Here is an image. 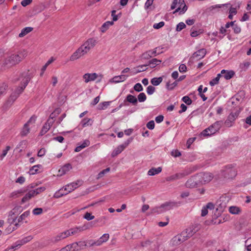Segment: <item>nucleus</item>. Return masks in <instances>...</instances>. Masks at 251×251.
<instances>
[{
  "mask_svg": "<svg viewBox=\"0 0 251 251\" xmlns=\"http://www.w3.org/2000/svg\"><path fill=\"white\" fill-rule=\"evenodd\" d=\"M31 78L29 72H25L22 74L21 77L19 80H21V86L17 88L16 90L12 93L8 100L4 104L3 107L5 108H8L13 102L17 99L19 95L23 91L24 89L27 85Z\"/></svg>",
  "mask_w": 251,
  "mask_h": 251,
  "instance_id": "nucleus-1",
  "label": "nucleus"
},
{
  "mask_svg": "<svg viewBox=\"0 0 251 251\" xmlns=\"http://www.w3.org/2000/svg\"><path fill=\"white\" fill-rule=\"evenodd\" d=\"M97 41L94 38H89L80 46L70 56V60L74 61L86 54L96 45Z\"/></svg>",
  "mask_w": 251,
  "mask_h": 251,
  "instance_id": "nucleus-2",
  "label": "nucleus"
},
{
  "mask_svg": "<svg viewBox=\"0 0 251 251\" xmlns=\"http://www.w3.org/2000/svg\"><path fill=\"white\" fill-rule=\"evenodd\" d=\"M27 55V52L23 50L19 51L18 54H13L6 58L3 63L5 68L11 67L21 61Z\"/></svg>",
  "mask_w": 251,
  "mask_h": 251,
  "instance_id": "nucleus-3",
  "label": "nucleus"
},
{
  "mask_svg": "<svg viewBox=\"0 0 251 251\" xmlns=\"http://www.w3.org/2000/svg\"><path fill=\"white\" fill-rule=\"evenodd\" d=\"M36 117L32 116L29 120L25 123L21 132V135L23 136H26L30 131V129L34 126Z\"/></svg>",
  "mask_w": 251,
  "mask_h": 251,
  "instance_id": "nucleus-4",
  "label": "nucleus"
},
{
  "mask_svg": "<svg viewBox=\"0 0 251 251\" xmlns=\"http://www.w3.org/2000/svg\"><path fill=\"white\" fill-rule=\"evenodd\" d=\"M176 206V202H168L162 204L160 207L152 210V212L161 213L169 210Z\"/></svg>",
  "mask_w": 251,
  "mask_h": 251,
  "instance_id": "nucleus-5",
  "label": "nucleus"
},
{
  "mask_svg": "<svg viewBox=\"0 0 251 251\" xmlns=\"http://www.w3.org/2000/svg\"><path fill=\"white\" fill-rule=\"evenodd\" d=\"M239 114V112L237 111L235 112H231L225 122L226 126L228 127L232 126Z\"/></svg>",
  "mask_w": 251,
  "mask_h": 251,
  "instance_id": "nucleus-6",
  "label": "nucleus"
},
{
  "mask_svg": "<svg viewBox=\"0 0 251 251\" xmlns=\"http://www.w3.org/2000/svg\"><path fill=\"white\" fill-rule=\"evenodd\" d=\"M132 139H129L124 142V144L118 146L112 152L111 155L115 157L120 154L124 149L126 148L131 142Z\"/></svg>",
  "mask_w": 251,
  "mask_h": 251,
  "instance_id": "nucleus-7",
  "label": "nucleus"
},
{
  "mask_svg": "<svg viewBox=\"0 0 251 251\" xmlns=\"http://www.w3.org/2000/svg\"><path fill=\"white\" fill-rule=\"evenodd\" d=\"M199 177L197 175L189 178L185 183L186 186L188 188H193L201 185Z\"/></svg>",
  "mask_w": 251,
  "mask_h": 251,
  "instance_id": "nucleus-8",
  "label": "nucleus"
},
{
  "mask_svg": "<svg viewBox=\"0 0 251 251\" xmlns=\"http://www.w3.org/2000/svg\"><path fill=\"white\" fill-rule=\"evenodd\" d=\"M201 184L210 182L213 178L212 175L210 173H202L198 175Z\"/></svg>",
  "mask_w": 251,
  "mask_h": 251,
  "instance_id": "nucleus-9",
  "label": "nucleus"
},
{
  "mask_svg": "<svg viewBox=\"0 0 251 251\" xmlns=\"http://www.w3.org/2000/svg\"><path fill=\"white\" fill-rule=\"evenodd\" d=\"M222 174L225 178H232L235 176L236 173L234 169L228 167L222 171Z\"/></svg>",
  "mask_w": 251,
  "mask_h": 251,
  "instance_id": "nucleus-10",
  "label": "nucleus"
},
{
  "mask_svg": "<svg viewBox=\"0 0 251 251\" xmlns=\"http://www.w3.org/2000/svg\"><path fill=\"white\" fill-rule=\"evenodd\" d=\"M82 184V181L81 180H77L75 182H73L70 184H69L65 186V190L68 194L74 191L79 186Z\"/></svg>",
  "mask_w": 251,
  "mask_h": 251,
  "instance_id": "nucleus-11",
  "label": "nucleus"
},
{
  "mask_svg": "<svg viewBox=\"0 0 251 251\" xmlns=\"http://www.w3.org/2000/svg\"><path fill=\"white\" fill-rule=\"evenodd\" d=\"M187 175L188 173L185 172L177 173L166 177V179L168 181H172L176 180L181 179Z\"/></svg>",
  "mask_w": 251,
  "mask_h": 251,
  "instance_id": "nucleus-12",
  "label": "nucleus"
},
{
  "mask_svg": "<svg viewBox=\"0 0 251 251\" xmlns=\"http://www.w3.org/2000/svg\"><path fill=\"white\" fill-rule=\"evenodd\" d=\"M206 53V50L205 49H201L195 52L192 55V57L197 60L203 58Z\"/></svg>",
  "mask_w": 251,
  "mask_h": 251,
  "instance_id": "nucleus-13",
  "label": "nucleus"
},
{
  "mask_svg": "<svg viewBox=\"0 0 251 251\" xmlns=\"http://www.w3.org/2000/svg\"><path fill=\"white\" fill-rule=\"evenodd\" d=\"M223 124L222 121H219L215 122L213 124L210 126L208 127L211 130V133H213L214 134L216 132L218 131Z\"/></svg>",
  "mask_w": 251,
  "mask_h": 251,
  "instance_id": "nucleus-14",
  "label": "nucleus"
},
{
  "mask_svg": "<svg viewBox=\"0 0 251 251\" xmlns=\"http://www.w3.org/2000/svg\"><path fill=\"white\" fill-rule=\"evenodd\" d=\"M178 3V7L174 12V13L179 12L180 14H183L187 10V6L184 3V0H179Z\"/></svg>",
  "mask_w": 251,
  "mask_h": 251,
  "instance_id": "nucleus-15",
  "label": "nucleus"
},
{
  "mask_svg": "<svg viewBox=\"0 0 251 251\" xmlns=\"http://www.w3.org/2000/svg\"><path fill=\"white\" fill-rule=\"evenodd\" d=\"M184 236L182 234H178L173 238L171 243L173 246H177L185 241Z\"/></svg>",
  "mask_w": 251,
  "mask_h": 251,
  "instance_id": "nucleus-16",
  "label": "nucleus"
},
{
  "mask_svg": "<svg viewBox=\"0 0 251 251\" xmlns=\"http://www.w3.org/2000/svg\"><path fill=\"white\" fill-rule=\"evenodd\" d=\"M98 77V75L96 73H86L82 77L85 83H88L90 81H94Z\"/></svg>",
  "mask_w": 251,
  "mask_h": 251,
  "instance_id": "nucleus-17",
  "label": "nucleus"
},
{
  "mask_svg": "<svg viewBox=\"0 0 251 251\" xmlns=\"http://www.w3.org/2000/svg\"><path fill=\"white\" fill-rule=\"evenodd\" d=\"M52 124L53 121L50 119H48L47 122L45 124L40 131L41 135H43L46 133L50 129Z\"/></svg>",
  "mask_w": 251,
  "mask_h": 251,
  "instance_id": "nucleus-18",
  "label": "nucleus"
},
{
  "mask_svg": "<svg viewBox=\"0 0 251 251\" xmlns=\"http://www.w3.org/2000/svg\"><path fill=\"white\" fill-rule=\"evenodd\" d=\"M79 247L77 243H74L72 244L66 246L62 248L60 251H75L78 250Z\"/></svg>",
  "mask_w": 251,
  "mask_h": 251,
  "instance_id": "nucleus-19",
  "label": "nucleus"
},
{
  "mask_svg": "<svg viewBox=\"0 0 251 251\" xmlns=\"http://www.w3.org/2000/svg\"><path fill=\"white\" fill-rule=\"evenodd\" d=\"M221 76H223L226 79L228 80L231 78L235 75V73L232 70H222L221 72Z\"/></svg>",
  "mask_w": 251,
  "mask_h": 251,
  "instance_id": "nucleus-20",
  "label": "nucleus"
},
{
  "mask_svg": "<svg viewBox=\"0 0 251 251\" xmlns=\"http://www.w3.org/2000/svg\"><path fill=\"white\" fill-rule=\"evenodd\" d=\"M72 169L70 164H66L62 167L58 171V175L63 176L69 172Z\"/></svg>",
  "mask_w": 251,
  "mask_h": 251,
  "instance_id": "nucleus-21",
  "label": "nucleus"
},
{
  "mask_svg": "<svg viewBox=\"0 0 251 251\" xmlns=\"http://www.w3.org/2000/svg\"><path fill=\"white\" fill-rule=\"evenodd\" d=\"M34 197H35V195L33 194L32 190H29L22 198L21 200V203L23 204L28 201Z\"/></svg>",
  "mask_w": 251,
  "mask_h": 251,
  "instance_id": "nucleus-22",
  "label": "nucleus"
},
{
  "mask_svg": "<svg viewBox=\"0 0 251 251\" xmlns=\"http://www.w3.org/2000/svg\"><path fill=\"white\" fill-rule=\"evenodd\" d=\"M128 75H120L115 76L113 77L111 80V81L114 83H119L121 82L124 81L127 77Z\"/></svg>",
  "mask_w": 251,
  "mask_h": 251,
  "instance_id": "nucleus-23",
  "label": "nucleus"
},
{
  "mask_svg": "<svg viewBox=\"0 0 251 251\" xmlns=\"http://www.w3.org/2000/svg\"><path fill=\"white\" fill-rule=\"evenodd\" d=\"M200 227L198 226H192L186 229V232L188 233L187 236L190 237L192 236L195 233L199 231Z\"/></svg>",
  "mask_w": 251,
  "mask_h": 251,
  "instance_id": "nucleus-24",
  "label": "nucleus"
},
{
  "mask_svg": "<svg viewBox=\"0 0 251 251\" xmlns=\"http://www.w3.org/2000/svg\"><path fill=\"white\" fill-rule=\"evenodd\" d=\"M109 238L108 234H104L100 239L95 243V244L97 246H100L103 243L106 242Z\"/></svg>",
  "mask_w": 251,
  "mask_h": 251,
  "instance_id": "nucleus-25",
  "label": "nucleus"
},
{
  "mask_svg": "<svg viewBox=\"0 0 251 251\" xmlns=\"http://www.w3.org/2000/svg\"><path fill=\"white\" fill-rule=\"evenodd\" d=\"M89 145H90V141L88 140H85V141H83V142L81 144L77 146L75 148V152H79L81 150H82L83 149L89 146Z\"/></svg>",
  "mask_w": 251,
  "mask_h": 251,
  "instance_id": "nucleus-26",
  "label": "nucleus"
},
{
  "mask_svg": "<svg viewBox=\"0 0 251 251\" xmlns=\"http://www.w3.org/2000/svg\"><path fill=\"white\" fill-rule=\"evenodd\" d=\"M69 233H67L66 231H65L63 232L58 234L57 235L54 237V241L58 242L59 241H60L62 239L66 238V237L69 236Z\"/></svg>",
  "mask_w": 251,
  "mask_h": 251,
  "instance_id": "nucleus-27",
  "label": "nucleus"
},
{
  "mask_svg": "<svg viewBox=\"0 0 251 251\" xmlns=\"http://www.w3.org/2000/svg\"><path fill=\"white\" fill-rule=\"evenodd\" d=\"M33 30V28L31 27H26L24 28L22 30L21 33L19 34V37L20 38L23 37L28 33L32 31Z\"/></svg>",
  "mask_w": 251,
  "mask_h": 251,
  "instance_id": "nucleus-28",
  "label": "nucleus"
},
{
  "mask_svg": "<svg viewBox=\"0 0 251 251\" xmlns=\"http://www.w3.org/2000/svg\"><path fill=\"white\" fill-rule=\"evenodd\" d=\"M67 194H68V193H66V190H65L64 187L59 189L58 191L54 193L53 197L55 198H59L64 195H66Z\"/></svg>",
  "mask_w": 251,
  "mask_h": 251,
  "instance_id": "nucleus-29",
  "label": "nucleus"
},
{
  "mask_svg": "<svg viewBox=\"0 0 251 251\" xmlns=\"http://www.w3.org/2000/svg\"><path fill=\"white\" fill-rule=\"evenodd\" d=\"M161 62V60L156 58H153L149 61L148 66L150 65L151 68H155L156 66L159 65Z\"/></svg>",
  "mask_w": 251,
  "mask_h": 251,
  "instance_id": "nucleus-30",
  "label": "nucleus"
},
{
  "mask_svg": "<svg viewBox=\"0 0 251 251\" xmlns=\"http://www.w3.org/2000/svg\"><path fill=\"white\" fill-rule=\"evenodd\" d=\"M162 171L161 167H158V168H152L151 169H150L148 172V174L149 176H154L156 174H158L160 173Z\"/></svg>",
  "mask_w": 251,
  "mask_h": 251,
  "instance_id": "nucleus-31",
  "label": "nucleus"
},
{
  "mask_svg": "<svg viewBox=\"0 0 251 251\" xmlns=\"http://www.w3.org/2000/svg\"><path fill=\"white\" fill-rule=\"evenodd\" d=\"M114 24L112 21H107L104 23L100 27V31L104 33L105 32L109 27L110 26L113 25Z\"/></svg>",
  "mask_w": 251,
  "mask_h": 251,
  "instance_id": "nucleus-32",
  "label": "nucleus"
},
{
  "mask_svg": "<svg viewBox=\"0 0 251 251\" xmlns=\"http://www.w3.org/2000/svg\"><path fill=\"white\" fill-rule=\"evenodd\" d=\"M126 100L133 105H136L137 103V99L134 96L129 94L127 96Z\"/></svg>",
  "mask_w": 251,
  "mask_h": 251,
  "instance_id": "nucleus-33",
  "label": "nucleus"
},
{
  "mask_svg": "<svg viewBox=\"0 0 251 251\" xmlns=\"http://www.w3.org/2000/svg\"><path fill=\"white\" fill-rule=\"evenodd\" d=\"M32 239L31 236H27L22 239L21 240L18 241L16 242V246L20 247L21 246L26 243L27 242L30 241Z\"/></svg>",
  "mask_w": 251,
  "mask_h": 251,
  "instance_id": "nucleus-34",
  "label": "nucleus"
},
{
  "mask_svg": "<svg viewBox=\"0 0 251 251\" xmlns=\"http://www.w3.org/2000/svg\"><path fill=\"white\" fill-rule=\"evenodd\" d=\"M32 239L31 236H27L22 239L21 240L18 241L16 242V246L20 247L21 246L26 243L27 242L30 241Z\"/></svg>",
  "mask_w": 251,
  "mask_h": 251,
  "instance_id": "nucleus-35",
  "label": "nucleus"
},
{
  "mask_svg": "<svg viewBox=\"0 0 251 251\" xmlns=\"http://www.w3.org/2000/svg\"><path fill=\"white\" fill-rule=\"evenodd\" d=\"M163 80V77L160 76L159 77H153L151 80V83L154 86H157L159 85Z\"/></svg>",
  "mask_w": 251,
  "mask_h": 251,
  "instance_id": "nucleus-36",
  "label": "nucleus"
},
{
  "mask_svg": "<svg viewBox=\"0 0 251 251\" xmlns=\"http://www.w3.org/2000/svg\"><path fill=\"white\" fill-rule=\"evenodd\" d=\"M41 165H36L33 166L32 168H31L29 171V174L30 175H34L35 174L38 173L39 172V169L41 167Z\"/></svg>",
  "mask_w": 251,
  "mask_h": 251,
  "instance_id": "nucleus-37",
  "label": "nucleus"
},
{
  "mask_svg": "<svg viewBox=\"0 0 251 251\" xmlns=\"http://www.w3.org/2000/svg\"><path fill=\"white\" fill-rule=\"evenodd\" d=\"M61 112V109L59 108L56 109L50 116L48 119H50L53 121V123L54 122V119Z\"/></svg>",
  "mask_w": 251,
  "mask_h": 251,
  "instance_id": "nucleus-38",
  "label": "nucleus"
},
{
  "mask_svg": "<svg viewBox=\"0 0 251 251\" xmlns=\"http://www.w3.org/2000/svg\"><path fill=\"white\" fill-rule=\"evenodd\" d=\"M81 230H82V229H81V227H75V228H71V229H70L69 230H66V231L67 233H69V236H70L72 235H74Z\"/></svg>",
  "mask_w": 251,
  "mask_h": 251,
  "instance_id": "nucleus-39",
  "label": "nucleus"
},
{
  "mask_svg": "<svg viewBox=\"0 0 251 251\" xmlns=\"http://www.w3.org/2000/svg\"><path fill=\"white\" fill-rule=\"evenodd\" d=\"M177 81L176 80L173 83H171L170 81H168L166 83V88L168 90H172L174 89V88L177 86Z\"/></svg>",
  "mask_w": 251,
  "mask_h": 251,
  "instance_id": "nucleus-40",
  "label": "nucleus"
},
{
  "mask_svg": "<svg viewBox=\"0 0 251 251\" xmlns=\"http://www.w3.org/2000/svg\"><path fill=\"white\" fill-rule=\"evenodd\" d=\"M213 135V133H211V130L209 127L203 130L200 134V136L203 137H208Z\"/></svg>",
  "mask_w": 251,
  "mask_h": 251,
  "instance_id": "nucleus-41",
  "label": "nucleus"
},
{
  "mask_svg": "<svg viewBox=\"0 0 251 251\" xmlns=\"http://www.w3.org/2000/svg\"><path fill=\"white\" fill-rule=\"evenodd\" d=\"M213 135V133H211V130L209 127L203 130L200 134V136L203 137H208Z\"/></svg>",
  "mask_w": 251,
  "mask_h": 251,
  "instance_id": "nucleus-42",
  "label": "nucleus"
},
{
  "mask_svg": "<svg viewBox=\"0 0 251 251\" xmlns=\"http://www.w3.org/2000/svg\"><path fill=\"white\" fill-rule=\"evenodd\" d=\"M250 66V62L249 61H244L240 64L239 67L242 71H246Z\"/></svg>",
  "mask_w": 251,
  "mask_h": 251,
  "instance_id": "nucleus-43",
  "label": "nucleus"
},
{
  "mask_svg": "<svg viewBox=\"0 0 251 251\" xmlns=\"http://www.w3.org/2000/svg\"><path fill=\"white\" fill-rule=\"evenodd\" d=\"M25 192L24 190L22 189L14 191L10 194V197L11 198H16L18 197L20 194Z\"/></svg>",
  "mask_w": 251,
  "mask_h": 251,
  "instance_id": "nucleus-44",
  "label": "nucleus"
},
{
  "mask_svg": "<svg viewBox=\"0 0 251 251\" xmlns=\"http://www.w3.org/2000/svg\"><path fill=\"white\" fill-rule=\"evenodd\" d=\"M229 211L232 214H237L240 212V209L238 207L232 206L229 207Z\"/></svg>",
  "mask_w": 251,
  "mask_h": 251,
  "instance_id": "nucleus-45",
  "label": "nucleus"
},
{
  "mask_svg": "<svg viewBox=\"0 0 251 251\" xmlns=\"http://www.w3.org/2000/svg\"><path fill=\"white\" fill-rule=\"evenodd\" d=\"M46 189L45 186L40 187L35 189L32 190L35 196L44 192Z\"/></svg>",
  "mask_w": 251,
  "mask_h": 251,
  "instance_id": "nucleus-46",
  "label": "nucleus"
},
{
  "mask_svg": "<svg viewBox=\"0 0 251 251\" xmlns=\"http://www.w3.org/2000/svg\"><path fill=\"white\" fill-rule=\"evenodd\" d=\"M221 76V73L218 74L217 75V76L215 78L213 79L211 81H210L209 84H210V85L214 86V85L218 84Z\"/></svg>",
  "mask_w": 251,
  "mask_h": 251,
  "instance_id": "nucleus-47",
  "label": "nucleus"
},
{
  "mask_svg": "<svg viewBox=\"0 0 251 251\" xmlns=\"http://www.w3.org/2000/svg\"><path fill=\"white\" fill-rule=\"evenodd\" d=\"M147 99V97L144 93H141L138 96V99L139 102H142L145 101Z\"/></svg>",
  "mask_w": 251,
  "mask_h": 251,
  "instance_id": "nucleus-48",
  "label": "nucleus"
},
{
  "mask_svg": "<svg viewBox=\"0 0 251 251\" xmlns=\"http://www.w3.org/2000/svg\"><path fill=\"white\" fill-rule=\"evenodd\" d=\"M110 168H107L106 169L100 172L97 176V179H99L103 177L105 174L108 173L110 171Z\"/></svg>",
  "mask_w": 251,
  "mask_h": 251,
  "instance_id": "nucleus-49",
  "label": "nucleus"
},
{
  "mask_svg": "<svg viewBox=\"0 0 251 251\" xmlns=\"http://www.w3.org/2000/svg\"><path fill=\"white\" fill-rule=\"evenodd\" d=\"M109 105V102H108V101H104V102L100 103L98 105V109L100 110L104 109Z\"/></svg>",
  "mask_w": 251,
  "mask_h": 251,
  "instance_id": "nucleus-50",
  "label": "nucleus"
},
{
  "mask_svg": "<svg viewBox=\"0 0 251 251\" xmlns=\"http://www.w3.org/2000/svg\"><path fill=\"white\" fill-rule=\"evenodd\" d=\"M148 66L147 65H140L137 67L136 73H140L143 71H145L147 70L146 67Z\"/></svg>",
  "mask_w": 251,
  "mask_h": 251,
  "instance_id": "nucleus-51",
  "label": "nucleus"
},
{
  "mask_svg": "<svg viewBox=\"0 0 251 251\" xmlns=\"http://www.w3.org/2000/svg\"><path fill=\"white\" fill-rule=\"evenodd\" d=\"M186 27L185 24L183 22H180L177 25L176 27V30L177 31H180L183 28Z\"/></svg>",
  "mask_w": 251,
  "mask_h": 251,
  "instance_id": "nucleus-52",
  "label": "nucleus"
},
{
  "mask_svg": "<svg viewBox=\"0 0 251 251\" xmlns=\"http://www.w3.org/2000/svg\"><path fill=\"white\" fill-rule=\"evenodd\" d=\"M155 87L151 85L149 86L147 88V92L150 95H152L155 92Z\"/></svg>",
  "mask_w": 251,
  "mask_h": 251,
  "instance_id": "nucleus-53",
  "label": "nucleus"
},
{
  "mask_svg": "<svg viewBox=\"0 0 251 251\" xmlns=\"http://www.w3.org/2000/svg\"><path fill=\"white\" fill-rule=\"evenodd\" d=\"M182 100L184 102H185L187 105H190L192 102V100L188 96L183 97L182 99Z\"/></svg>",
  "mask_w": 251,
  "mask_h": 251,
  "instance_id": "nucleus-54",
  "label": "nucleus"
},
{
  "mask_svg": "<svg viewBox=\"0 0 251 251\" xmlns=\"http://www.w3.org/2000/svg\"><path fill=\"white\" fill-rule=\"evenodd\" d=\"M30 214L29 211H25L23 214H22L20 217H19L18 221L19 222L22 221L25 219L26 217H28Z\"/></svg>",
  "mask_w": 251,
  "mask_h": 251,
  "instance_id": "nucleus-55",
  "label": "nucleus"
},
{
  "mask_svg": "<svg viewBox=\"0 0 251 251\" xmlns=\"http://www.w3.org/2000/svg\"><path fill=\"white\" fill-rule=\"evenodd\" d=\"M83 218L88 221H90L94 219L95 217L90 213L86 212L84 215Z\"/></svg>",
  "mask_w": 251,
  "mask_h": 251,
  "instance_id": "nucleus-56",
  "label": "nucleus"
},
{
  "mask_svg": "<svg viewBox=\"0 0 251 251\" xmlns=\"http://www.w3.org/2000/svg\"><path fill=\"white\" fill-rule=\"evenodd\" d=\"M10 146H7L5 149L3 150L2 153L0 156L1 160L6 155L7 152L10 150Z\"/></svg>",
  "mask_w": 251,
  "mask_h": 251,
  "instance_id": "nucleus-57",
  "label": "nucleus"
},
{
  "mask_svg": "<svg viewBox=\"0 0 251 251\" xmlns=\"http://www.w3.org/2000/svg\"><path fill=\"white\" fill-rule=\"evenodd\" d=\"M43 212V209L41 208H34L33 211L32 213L35 215H39L41 214H42Z\"/></svg>",
  "mask_w": 251,
  "mask_h": 251,
  "instance_id": "nucleus-58",
  "label": "nucleus"
},
{
  "mask_svg": "<svg viewBox=\"0 0 251 251\" xmlns=\"http://www.w3.org/2000/svg\"><path fill=\"white\" fill-rule=\"evenodd\" d=\"M134 89L137 92H141L143 90V88L142 85L139 83H136L134 86Z\"/></svg>",
  "mask_w": 251,
  "mask_h": 251,
  "instance_id": "nucleus-59",
  "label": "nucleus"
},
{
  "mask_svg": "<svg viewBox=\"0 0 251 251\" xmlns=\"http://www.w3.org/2000/svg\"><path fill=\"white\" fill-rule=\"evenodd\" d=\"M58 82V78L56 76L53 75L51 78V84H52L53 87L56 86Z\"/></svg>",
  "mask_w": 251,
  "mask_h": 251,
  "instance_id": "nucleus-60",
  "label": "nucleus"
},
{
  "mask_svg": "<svg viewBox=\"0 0 251 251\" xmlns=\"http://www.w3.org/2000/svg\"><path fill=\"white\" fill-rule=\"evenodd\" d=\"M165 25L164 22H160L158 23L154 24L153 25V27L155 29H159L162 27H163Z\"/></svg>",
  "mask_w": 251,
  "mask_h": 251,
  "instance_id": "nucleus-61",
  "label": "nucleus"
},
{
  "mask_svg": "<svg viewBox=\"0 0 251 251\" xmlns=\"http://www.w3.org/2000/svg\"><path fill=\"white\" fill-rule=\"evenodd\" d=\"M245 246L247 248V251H249V249L251 248V238H248L245 243Z\"/></svg>",
  "mask_w": 251,
  "mask_h": 251,
  "instance_id": "nucleus-62",
  "label": "nucleus"
},
{
  "mask_svg": "<svg viewBox=\"0 0 251 251\" xmlns=\"http://www.w3.org/2000/svg\"><path fill=\"white\" fill-rule=\"evenodd\" d=\"M155 124L153 121H150L147 124V127L149 129H153L154 128Z\"/></svg>",
  "mask_w": 251,
  "mask_h": 251,
  "instance_id": "nucleus-63",
  "label": "nucleus"
},
{
  "mask_svg": "<svg viewBox=\"0 0 251 251\" xmlns=\"http://www.w3.org/2000/svg\"><path fill=\"white\" fill-rule=\"evenodd\" d=\"M171 155L175 157H176L180 156L181 155V153L177 150H173L171 151Z\"/></svg>",
  "mask_w": 251,
  "mask_h": 251,
  "instance_id": "nucleus-64",
  "label": "nucleus"
}]
</instances>
